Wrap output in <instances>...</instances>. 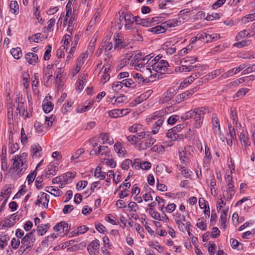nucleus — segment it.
Wrapping results in <instances>:
<instances>
[{"instance_id":"nucleus-9","label":"nucleus","mask_w":255,"mask_h":255,"mask_svg":"<svg viewBox=\"0 0 255 255\" xmlns=\"http://www.w3.org/2000/svg\"><path fill=\"white\" fill-rule=\"evenodd\" d=\"M169 108L163 109L160 111H156L152 114L149 115L146 119V121L148 124L151 122L153 120H155L159 118H162L165 115L168 114Z\"/></svg>"},{"instance_id":"nucleus-29","label":"nucleus","mask_w":255,"mask_h":255,"mask_svg":"<svg viewBox=\"0 0 255 255\" xmlns=\"http://www.w3.org/2000/svg\"><path fill=\"white\" fill-rule=\"evenodd\" d=\"M15 214L11 215L9 218L6 220L4 223L0 227V230L5 229V228H10L15 223Z\"/></svg>"},{"instance_id":"nucleus-12","label":"nucleus","mask_w":255,"mask_h":255,"mask_svg":"<svg viewBox=\"0 0 255 255\" xmlns=\"http://www.w3.org/2000/svg\"><path fill=\"white\" fill-rule=\"evenodd\" d=\"M99 241L96 239L88 246L87 250L90 255H97L99 252Z\"/></svg>"},{"instance_id":"nucleus-16","label":"nucleus","mask_w":255,"mask_h":255,"mask_svg":"<svg viewBox=\"0 0 255 255\" xmlns=\"http://www.w3.org/2000/svg\"><path fill=\"white\" fill-rule=\"evenodd\" d=\"M114 40L116 43L115 49L118 50L125 47L127 45V43L124 41L123 37L119 34L114 36Z\"/></svg>"},{"instance_id":"nucleus-21","label":"nucleus","mask_w":255,"mask_h":255,"mask_svg":"<svg viewBox=\"0 0 255 255\" xmlns=\"http://www.w3.org/2000/svg\"><path fill=\"white\" fill-rule=\"evenodd\" d=\"M49 201V195L46 193H41L38 196L36 203L42 204L45 208H47L48 207Z\"/></svg>"},{"instance_id":"nucleus-33","label":"nucleus","mask_w":255,"mask_h":255,"mask_svg":"<svg viewBox=\"0 0 255 255\" xmlns=\"http://www.w3.org/2000/svg\"><path fill=\"white\" fill-rule=\"evenodd\" d=\"M175 221L180 231L183 232L185 230H190V226L191 225L190 222H186L185 223H184L182 222V221L180 219H175Z\"/></svg>"},{"instance_id":"nucleus-11","label":"nucleus","mask_w":255,"mask_h":255,"mask_svg":"<svg viewBox=\"0 0 255 255\" xmlns=\"http://www.w3.org/2000/svg\"><path fill=\"white\" fill-rule=\"evenodd\" d=\"M128 208L130 217L134 220H137L139 218L137 211L139 209L138 205L134 202H130L128 204Z\"/></svg>"},{"instance_id":"nucleus-47","label":"nucleus","mask_w":255,"mask_h":255,"mask_svg":"<svg viewBox=\"0 0 255 255\" xmlns=\"http://www.w3.org/2000/svg\"><path fill=\"white\" fill-rule=\"evenodd\" d=\"M62 226L63 223L62 222H61L56 224L53 228L54 230L56 232L55 234L57 238L60 236H63V233L62 232L63 228Z\"/></svg>"},{"instance_id":"nucleus-3","label":"nucleus","mask_w":255,"mask_h":255,"mask_svg":"<svg viewBox=\"0 0 255 255\" xmlns=\"http://www.w3.org/2000/svg\"><path fill=\"white\" fill-rule=\"evenodd\" d=\"M27 154L24 152L20 155H14L12 158L13 168L17 171L19 175L23 173L27 167Z\"/></svg>"},{"instance_id":"nucleus-46","label":"nucleus","mask_w":255,"mask_h":255,"mask_svg":"<svg viewBox=\"0 0 255 255\" xmlns=\"http://www.w3.org/2000/svg\"><path fill=\"white\" fill-rule=\"evenodd\" d=\"M10 53L16 59H19L22 55L21 49L19 47L11 49Z\"/></svg>"},{"instance_id":"nucleus-40","label":"nucleus","mask_w":255,"mask_h":255,"mask_svg":"<svg viewBox=\"0 0 255 255\" xmlns=\"http://www.w3.org/2000/svg\"><path fill=\"white\" fill-rule=\"evenodd\" d=\"M197 60V57H187L183 58L180 60V64H184L189 66L196 62Z\"/></svg>"},{"instance_id":"nucleus-45","label":"nucleus","mask_w":255,"mask_h":255,"mask_svg":"<svg viewBox=\"0 0 255 255\" xmlns=\"http://www.w3.org/2000/svg\"><path fill=\"white\" fill-rule=\"evenodd\" d=\"M128 130L131 132H138L144 130L143 126L139 124H134L128 128Z\"/></svg>"},{"instance_id":"nucleus-13","label":"nucleus","mask_w":255,"mask_h":255,"mask_svg":"<svg viewBox=\"0 0 255 255\" xmlns=\"http://www.w3.org/2000/svg\"><path fill=\"white\" fill-rule=\"evenodd\" d=\"M174 95L175 94L174 90H168L163 95L162 97L161 98L160 100V103L163 104L169 102L170 104H174L175 102H173L172 100H174V98L173 97Z\"/></svg>"},{"instance_id":"nucleus-63","label":"nucleus","mask_w":255,"mask_h":255,"mask_svg":"<svg viewBox=\"0 0 255 255\" xmlns=\"http://www.w3.org/2000/svg\"><path fill=\"white\" fill-rule=\"evenodd\" d=\"M123 80L121 82H117L113 84L112 88L114 91H118L121 90L124 86Z\"/></svg>"},{"instance_id":"nucleus-36","label":"nucleus","mask_w":255,"mask_h":255,"mask_svg":"<svg viewBox=\"0 0 255 255\" xmlns=\"http://www.w3.org/2000/svg\"><path fill=\"white\" fill-rule=\"evenodd\" d=\"M132 77L135 81V83L143 84L147 82V79L144 78L140 73H134L132 74Z\"/></svg>"},{"instance_id":"nucleus-31","label":"nucleus","mask_w":255,"mask_h":255,"mask_svg":"<svg viewBox=\"0 0 255 255\" xmlns=\"http://www.w3.org/2000/svg\"><path fill=\"white\" fill-rule=\"evenodd\" d=\"M228 210H223L222 214L220 216L219 223L220 228L225 230L227 227L226 222L227 219Z\"/></svg>"},{"instance_id":"nucleus-27","label":"nucleus","mask_w":255,"mask_h":255,"mask_svg":"<svg viewBox=\"0 0 255 255\" xmlns=\"http://www.w3.org/2000/svg\"><path fill=\"white\" fill-rule=\"evenodd\" d=\"M25 58L26 61L31 65H35L38 61V57L37 54L32 52H29L26 54Z\"/></svg>"},{"instance_id":"nucleus-19","label":"nucleus","mask_w":255,"mask_h":255,"mask_svg":"<svg viewBox=\"0 0 255 255\" xmlns=\"http://www.w3.org/2000/svg\"><path fill=\"white\" fill-rule=\"evenodd\" d=\"M114 149L119 157H125L127 153L126 150L123 145L120 142H116L114 145Z\"/></svg>"},{"instance_id":"nucleus-64","label":"nucleus","mask_w":255,"mask_h":255,"mask_svg":"<svg viewBox=\"0 0 255 255\" xmlns=\"http://www.w3.org/2000/svg\"><path fill=\"white\" fill-rule=\"evenodd\" d=\"M88 184L86 181L83 180L79 181L76 185V188L78 190H82L84 189Z\"/></svg>"},{"instance_id":"nucleus-50","label":"nucleus","mask_w":255,"mask_h":255,"mask_svg":"<svg viewBox=\"0 0 255 255\" xmlns=\"http://www.w3.org/2000/svg\"><path fill=\"white\" fill-rule=\"evenodd\" d=\"M53 109V105L50 102L44 101L43 104V109L45 113H48Z\"/></svg>"},{"instance_id":"nucleus-2","label":"nucleus","mask_w":255,"mask_h":255,"mask_svg":"<svg viewBox=\"0 0 255 255\" xmlns=\"http://www.w3.org/2000/svg\"><path fill=\"white\" fill-rule=\"evenodd\" d=\"M161 58V56L159 55L153 58L152 57L149 61L148 66L151 68V70H152L160 74H164L168 70L169 64L167 61L160 59Z\"/></svg>"},{"instance_id":"nucleus-52","label":"nucleus","mask_w":255,"mask_h":255,"mask_svg":"<svg viewBox=\"0 0 255 255\" xmlns=\"http://www.w3.org/2000/svg\"><path fill=\"white\" fill-rule=\"evenodd\" d=\"M119 13L120 15H119V18L118 20L117 21L116 26H117V28H118V29L120 30L122 29V28L124 25V23L122 22H123V20L124 19V11H120L119 12Z\"/></svg>"},{"instance_id":"nucleus-5","label":"nucleus","mask_w":255,"mask_h":255,"mask_svg":"<svg viewBox=\"0 0 255 255\" xmlns=\"http://www.w3.org/2000/svg\"><path fill=\"white\" fill-rule=\"evenodd\" d=\"M227 180V189L223 192V198L225 200L229 201L232 200L233 196L235 194V186L232 180V177L228 175L226 178Z\"/></svg>"},{"instance_id":"nucleus-53","label":"nucleus","mask_w":255,"mask_h":255,"mask_svg":"<svg viewBox=\"0 0 255 255\" xmlns=\"http://www.w3.org/2000/svg\"><path fill=\"white\" fill-rule=\"evenodd\" d=\"M95 176L100 180H102L104 179L106 176V172L101 171V168L97 167L95 169Z\"/></svg>"},{"instance_id":"nucleus-58","label":"nucleus","mask_w":255,"mask_h":255,"mask_svg":"<svg viewBox=\"0 0 255 255\" xmlns=\"http://www.w3.org/2000/svg\"><path fill=\"white\" fill-rule=\"evenodd\" d=\"M196 78V75H195V76L191 75V76L188 77L181 83L180 86L184 87V85H188L190 84Z\"/></svg>"},{"instance_id":"nucleus-32","label":"nucleus","mask_w":255,"mask_h":255,"mask_svg":"<svg viewBox=\"0 0 255 255\" xmlns=\"http://www.w3.org/2000/svg\"><path fill=\"white\" fill-rule=\"evenodd\" d=\"M12 190V187L11 185L5 186L2 190L1 192V195L0 196V200L6 199L7 200L9 198Z\"/></svg>"},{"instance_id":"nucleus-10","label":"nucleus","mask_w":255,"mask_h":255,"mask_svg":"<svg viewBox=\"0 0 255 255\" xmlns=\"http://www.w3.org/2000/svg\"><path fill=\"white\" fill-rule=\"evenodd\" d=\"M31 155L33 159H37L43 155L42 148L38 143H35L30 147Z\"/></svg>"},{"instance_id":"nucleus-17","label":"nucleus","mask_w":255,"mask_h":255,"mask_svg":"<svg viewBox=\"0 0 255 255\" xmlns=\"http://www.w3.org/2000/svg\"><path fill=\"white\" fill-rule=\"evenodd\" d=\"M109 69L108 67L104 66L99 74V77L100 78L101 82L103 84L110 79V75L108 73Z\"/></svg>"},{"instance_id":"nucleus-8","label":"nucleus","mask_w":255,"mask_h":255,"mask_svg":"<svg viewBox=\"0 0 255 255\" xmlns=\"http://www.w3.org/2000/svg\"><path fill=\"white\" fill-rule=\"evenodd\" d=\"M206 110V108L204 107L196 108L194 110L193 118L195 121L194 127L195 128H199L201 127Z\"/></svg>"},{"instance_id":"nucleus-1","label":"nucleus","mask_w":255,"mask_h":255,"mask_svg":"<svg viewBox=\"0 0 255 255\" xmlns=\"http://www.w3.org/2000/svg\"><path fill=\"white\" fill-rule=\"evenodd\" d=\"M152 58L150 55L144 56L141 53L135 54L130 63V66L133 67L136 70H140L141 68H143L146 66V72L148 77H152V72L151 68H149L148 65L149 61Z\"/></svg>"},{"instance_id":"nucleus-60","label":"nucleus","mask_w":255,"mask_h":255,"mask_svg":"<svg viewBox=\"0 0 255 255\" xmlns=\"http://www.w3.org/2000/svg\"><path fill=\"white\" fill-rule=\"evenodd\" d=\"M132 161L130 159H127L124 160L121 165V168L123 170H128L129 165L131 164Z\"/></svg>"},{"instance_id":"nucleus-28","label":"nucleus","mask_w":255,"mask_h":255,"mask_svg":"<svg viewBox=\"0 0 255 255\" xmlns=\"http://www.w3.org/2000/svg\"><path fill=\"white\" fill-rule=\"evenodd\" d=\"M30 83V79L29 74L25 72H22L21 81V84L26 89H28L29 87Z\"/></svg>"},{"instance_id":"nucleus-61","label":"nucleus","mask_w":255,"mask_h":255,"mask_svg":"<svg viewBox=\"0 0 255 255\" xmlns=\"http://www.w3.org/2000/svg\"><path fill=\"white\" fill-rule=\"evenodd\" d=\"M179 119V117L178 115H172L170 116L167 120V123L169 125H172L177 122Z\"/></svg>"},{"instance_id":"nucleus-48","label":"nucleus","mask_w":255,"mask_h":255,"mask_svg":"<svg viewBox=\"0 0 255 255\" xmlns=\"http://www.w3.org/2000/svg\"><path fill=\"white\" fill-rule=\"evenodd\" d=\"M166 136L170 138L172 140H175L178 137V134L177 133V132L175 130H173V128H172L169 129L166 133Z\"/></svg>"},{"instance_id":"nucleus-4","label":"nucleus","mask_w":255,"mask_h":255,"mask_svg":"<svg viewBox=\"0 0 255 255\" xmlns=\"http://www.w3.org/2000/svg\"><path fill=\"white\" fill-rule=\"evenodd\" d=\"M34 241L32 232L27 233L21 240V246L18 250L19 255L27 253L33 246Z\"/></svg>"},{"instance_id":"nucleus-25","label":"nucleus","mask_w":255,"mask_h":255,"mask_svg":"<svg viewBox=\"0 0 255 255\" xmlns=\"http://www.w3.org/2000/svg\"><path fill=\"white\" fill-rule=\"evenodd\" d=\"M87 77V75L86 74H82L79 76L77 82V90L79 91V92H80L84 89Z\"/></svg>"},{"instance_id":"nucleus-6","label":"nucleus","mask_w":255,"mask_h":255,"mask_svg":"<svg viewBox=\"0 0 255 255\" xmlns=\"http://www.w3.org/2000/svg\"><path fill=\"white\" fill-rule=\"evenodd\" d=\"M193 152L191 146H186L184 149H180L179 150V156L181 163L186 165L188 164Z\"/></svg>"},{"instance_id":"nucleus-51","label":"nucleus","mask_w":255,"mask_h":255,"mask_svg":"<svg viewBox=\"0 0 255 255\" xmlns=\"http://www.w3.org/2000/svg\"><path fill=\"white\" fill-rule=\"evenodd\" d=\"M123 83L125 87L133 89L135 87L136 84L132 79H127L123 80Z\"/></svg>"},{"instance_id":"nucleus-30","label":"nucleus","mask_w":255,"mask_h":255,"mask_svg":"<svg viewBox=\"0 0 255 255\" xmlns=\"http://www.w3.org/2000/svg\"><path fill=\"white\" fill-rule=\"evenodd\" d=\"M212 123L213 125V128L215 134H220L221 133L219 119L217 117L216 115H214L213 116Z\"/></svg>"},{"instance_id":"nucleus-43","label":"nucleus","mask_w":255,"mask_h":255,"mask_svg":"<svg viewBox=\"0 0 255 255\" xmlns=\"http://www.w3.org/2000/svg\"><path fill=\"white\" fill-rule=\"evenodd\" d=\"M10 11L15 14H17L19 12V6L17 2L15 0H12L9 4Z\"/></svg>"},{"instance_id":"nucleus-22","label":"nucleus","mask_w":255,"mask_h":255,"mask_svg":"<svg viewBox=\"0 0 255 255\" xmlns=\"http://www.w3.org/2000/svg\"><path fill=\"white\" fill-rule=\"evenodd\" d=\"M56 238V235L55 233L51 234L50 236H48L42 241L41 243L42 246L45 248L49 246L51 247L52 243Z\"/></svg>"},{"instance_id":"nucleus-24","label":"nucleus","mask_w":255,"mask_h":255,"mask_svg":"<svg viewBox=\"0 0 255 255\" xmlns=\"http://www.w3.org/2000/svg\"><path fill=\"white\" fill-rule=\"evenodd\" d=\"M108 152V147L107 146L100 145L97 148H93L90 151L91 155L96 154L97 155H103Z\"/></svg>"},{"instance_id":"nucleus-55","label":"nucleus","mask_w":255,"mask_h":255,"mask_svg":"<svg viewBox=\"0 0 255 255\" xmlns=\"http://www.w3.org/2000/svg\"><path fill=\"white\" fill-rule=\"evenodd\" d=\"M85 150L83 148H79L77 150L71 157L72 160H76L79 158L80 156L83 154Z\"/></svg>"},{"instance_id":"nucleus-20","label":"nucleus","mask_w":255,"mask_h":255,"mask_svg":"<svg viewBox=\"0 0 255 255\" xmlns=\"http://www.w3.org/2000/svg\"><path fill=\"white\" fill-rule=\"evenodd\" d=\"M156 140L154 138L149 137L142 141L139 145V149L141 150H145L150 147L154 144Z\"/></svg>"},{"instance_id":"nucleus-59","label":"nucleus","mask_w":255,"mask_h":255,"mask_svg":"<svg viewBox=\"0 0 255 255\" xmlns=\"http://www.w3.org/2000/svg\"><path fill=\"white\" fill-rule=\"evenodd\" d=\"M221 17V13H213L212 14H208L205 18L207 21H212L215 19H218Z\"/></svg>"},{"instance_id":"nucleus-41","label":"nucleus","mask_w":255,"mask_h":255,"mask_svg":"<svg viewBox=\"0 0 255 255\" xmlns=\"http://www.w3.org/2000/svg\"><path fill=\"white\" fill-rule=\"evenodd\" d=\"M9 239L7 235L1 234L0 235V248L3 249L7 245Z\"/></svg>"},{"instance_id":"nucleus-34","label":"nucleus","mask_w":255,"mask_h":255,"mask_svg":"<svg viewBox=\"0 0 255 255\" xmlns=\"http://www.w3.org/2000/svg\"><path fill=\"white\" fill-rule=\"evenodd\" d=\"M76 175L75 172H67L64 174L61 177L64 183H67L71 182Z\"/></svg>"},{"instance_id":"nucleus-14","label":"nucleus","mask_w":255,"mask_h":255,"mask_svg":"<svg viewBox=\"0 0 255 255\" xmlns=\"http://www.w3.org/2000/svg\"><path fill=\"white\" fill-rule=\"evenodd\" d=\"M125 24L124 27L126 30H131L133 28L134 16L129 13L124 14Z\"/></svg>"},{"instance_id":"nucleus-7","label":"nucleus","mask_w":255,"mask_h":255,"mask_svg":"<svg viewBox=\"0 0 255 255\" xmlns=\"http://www.w3.org/2000/svg\"><path fill=\"white\" fill-rule=\"evenodd\" d=\"M14 106L16 108L15 113L17 116L19 115V116L22 117L24 119L29 117L28 112L25 110L24 100L22 98H16Z\"/></svg>"},{"instance_id":"nucleus-62","label":"nucleus","mask_w":255,"mask_h":255,"mask_svg":"<svg viewBox=\"0 0 255 255\" xmlns=\"http://www.w3.org/2000/svg\"><path fill=\"white\" fill-rule=\"evenodd\" d=\"M20 240L17 238H13L11 241V246L14 249H17L20 245Z\"/></svg>"},{"instance_id":"nucleus-44","label":"nucleus","mask_w":255,"mask_h":255,"mask_svg":"<svg viewBox=\"0 0 255 255\" xmlns=\"http://www.w3.org/2000/svg\"><path fill=\"white\" fill-rule=\"evenodd\" d=\"M223 72V70L221 69L216 70L212 72L209 73L208 74H207L205 77V79L210 80L212 79H213L215 77H216L218 75H219L220 74H221Z\"/></svg>"},{"instance_id":"nucleus-39","label":"nucleus","mask_w":255,"mask_h":255,"mask_svg":"<svg viewBox=\"0 0 255 255\" xmlns=\"http://www.w3.org/2000/svg\"><path fill=\"white\" fill-rule=\"evenodd\" d=\"M241 142L244 146H250L251 142L247 132H241L240 135Z\"/></svg>"},{"instance_id":"nucleus-35","label":"nucleus","mask_w":255,"mask_h":255,"mask_svg":"<svg viewBox=\"0 0 255 255\" xmlns=\"http://www.w3.org/2000/svg\"><path fill=\"white\" fill-rule=\"evenodd\" d=\"M212 158L211 154L209 148L205 145V157L204 158V165L205 167H208V164L211 161Z\"/></svg>"},{"instance_id":"nucleus-38","label":"nucleus","mask_w":255,"mask_h":255,"mask_svg":"<svg viewBox=\"0 0 255 255\" xmlns=\"http://www.w3.org/2000/svg\"><path fill=\"white\" fill-rule=\"evenodd\" d=\"M148 31L154 34H160L165 32L166 29L162 23L161 25H157L151 28L148 30Z\"/></svg>"},{"instance_id":"nucleus-37","label":"nucleus","mask_w":255,"mask_h":255,"mask_svg":"<svg viewBox=\"0 0 255 255\" xmlns=\"http://www.w3.org/2000/svg\"><path fill=\"white\" fill-rule=\"evenodd\" d=\"M100 138H101L103 143H107L110 145L114 143V139L110 137L108 133H102L100 134Z\"/></svg>"},{"instance_id":"nucleus-54","label":"nucleus","mask_w":255,"mask_h":255,"mask_svg":"<svg viewBox=\"0 0 255 255\" xmlns=\"http://www.w3.org/2000/svg\"><path fill=\"white\" fill-rule=\"evenodd\" d=\"M89 54L88 51H85L80 55L77 61L79 65H82L83 64L85 60L88 58Z\"/></svg>"},{"instance_id":"nucleus-42","label":"nucleus","mask_w":255,"mask_h":255,"mask_svg":"<svg viewBox=\"0 0 255 255\" xmlns=\"http://www.w3.org/2000/svg\"><path fill=\"white\" fill-rule=\"evenodd\" d=\"M48 188V190H47V192L55 197L60 196L62 194V192L58 187L51 186Z\"/></svg>"},{"instance_id":"nucleus-23","label":"nucleus","mask_w":255,"mask_h":255,"mask_svg":"<svg viewBox=\"0 0 255 255\" xmlns=\"http://www.w3.org/2000/svg\"><path fill=\"white\" fill-rule=\"evenodd\" d=\"M198 69L197 65L195 66H187L186 64H183L181 66L177 67L175 69V71L177 72H187L192 70H196Z\"/></svg>"},{"instance_id":"nucleus-18","label":"nucleus","mask_w":255,"mask_h":255,"mask_svg":"<svg viewBox=\"0 0 255 255\" xmlns=\"http://www.w3.org/2000/svg\"><path fill=\"white\" fill-rule=\"evenodd\" d=\"M88 230L89 228L86 227L85 226H81L79 227L75 228L74 230L71 232L69 233V237H76L79 236L80 235L84 234Z\"/></svg>"},{"instance_id":"nucleus-26","label":"nucleus","mask_w":255,"mask_h":255,"mask_svg":"<svg viewBox=\"0 0 255 255\" xmlns=\"http://www.w3.org/2000/svg\"><path fill=\"white\" fill-rule=\"evenodd\" d=\"M127 110L114 109L109 112V116L113 118H117L126 115L128 112H126Z\"/></svg>"},{"instance_id":"nucleus-15","label":"nucleus","mask_w":255,"mask_h":255,"mask_svg":"<svg viewBox=\"0 0 255 255\" xmlns=\"http://www.w3.org/2000/svg\"><path fill=\"white\" fill-rule=\"evenodd\" d=\"M181 19L182 18L179 17L178 18L170 19L163 22V24L166 30L168 28L174 27L180 25L182 23Z\"/></svg>"},{"instance_id":"nucleus-49","label":"nucleus","mask_w":255,"mask_h":255,"mask_svg":"<svg viewBox=\"0 0 255 255\" xmlns=\"http://www.w3.org/2000/svg\"><path fill=\"white\" fill-rule=\"evenodd\" d=\"M92 106V103L91 102H89L87 103V105H84L83 106H78L76 109V112L79 113H84L86 111L89 110Z\"/></svg>"},{"instance_id":"nucleus-56","label":"nucleus","mask_w":255,"mask_h":255,"mask_svg":"<svg viewBox=\"0 0 255 255\" xmlns=\"http://www.w3.org/2000/svg\"><path fill=\"white\" fill-rule=\"evenodd\" d=\"M187 98L185 92L182 93L180 94L177 95L175 98L174 100H173V102L175 103H180L182 101L186 100Z\"/></svg>"},{"instance_id":"nucleus-57","label":"nucleus","mask_w":255,"mask_h":255,"mask_svg":"<svg viewBox=\"0 0 255 255\" xmlns=\"http://www.w3.org/2000/svg\"><path fill=\"white\" fill-rule=\"evenodd\" d=\"M255 20V14L254 13L247 14L242 18V20L244 23H247Z\"/></svg>"}]
</instances>
